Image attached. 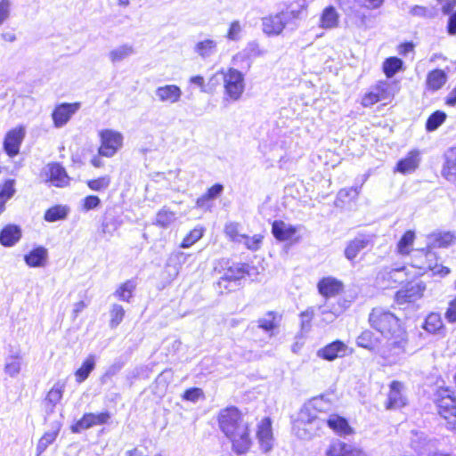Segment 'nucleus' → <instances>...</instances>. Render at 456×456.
<instances>
[{
    "label": "nucleus",
    "instance_id": "nucleus-1",
    "mask_svg": "<svg viewBox=\"0 0 456 456\" xmlns=\"http://www.w3.org/2000/svg\"><path fill=\"white\" fill-rule=\"evenodd\" d=\"M218 427L232 444V449L237 454L247 452L252 444L249 426V417L235 406L222 409L217 416Z\"/></svg>",
    "mask_w": 456,
    "mask_h": 456
},
{
    "label": "nucleus",
    "instance_id": "nucleus-2",
    "mask_svg": "<svg viewBox=\"0 0 456 456\" xmlns=\"http://www.w3.org/2000/svg\"><path fill=\"white\" fill-rule=\"evenodd\" d=\"M300 14V10H286L275 15L265 17L262 20L263 31L268 36H278L286 28L294 30L297 27V21Z\"/></svg>",
    "mask_w": 456,
    "mask_h": 456
},
{
    "label": "nucleus",
    "instance_id": "nucleus-3",
    "mask_svg": "<svg viewBox=\"0 0 456 456\" xmlns=\"http://www.w3.org/2000/svg\"><path fill=\"white\" fill-rule=\"evenodd\" d=\"M325 427V419L319 418L312 412L310 408L304 406L294 424V431L300 439L308 440L319 435V431Z\"/></svg>",
    "mask_w": 456,
    "mask_h": 456
},
{
    "label": "nucleus",
    "instance_id": "nucleus-4",
    "mask_svg": "<svg viewBox=\"0 0 456 456\" xmlns=\"http://www.w3.org/2000/svg\"><path fill=\"white\" fill-rule=\"evenodd\" d=\"M368 322L382 337L403 328L400 319L383 307H374L369 314Z\"/></svg>",
    "mask_w": 456,
    "mask_h": 456
},
{
    "label": "nucleus",
    "instance_id": "nucleus-5",
    "mask_svg": "<svg viewBox=\"0 0 456 456\" xmlns=\"http://www.w3.org/2000/svg\"><path fill=\"white\" fill-rule=\"evenodd\" d=\"M386 343L380 346L379 354L387 360L395 361L408 351V334L404 328L383 337Z\"/></svg>",
    "mask_w": 456,
    "mask_h": 456
},
{
    "label": "nucleus",
    "instance_id": "nucleus-6",
    "mask_svg": "<svg viewBox=\"0 0 456 456\" xmlns=\"http://www.w3.org/2000/svg\"><path fill=\"white\" fill-rule=\"evenodd\" d=\"M256 268L248 264L233 263L228 266L224 274L216 283V289L220 293L233 291L239 286L238 281L246 274L252 275V271Z\"/></svg>",
    "mask_w": 456,
    "mask_h": 456
},
{
    "label": "nucleus",
    "instance_id": "nucleus-7",
    "mask_svg": "<svg viewBox=\"0 0 456 456\" xmlns=\"http://www.w3.org/2000/svg\"><path fill=\"white\" fill-rule=\"evenodd\" d=\"M101 138V146L98 152L101 156L106 158L113 157L123 145V135L111 129H104L99 133Z\"/></svg>",
    "mask_w": 456,
    "mask_h": 456
},
{
    "label": "nucleus",
    "instance_id": "nucleus-8",
    "mask_svg": "<svg viewBox=\"0 0 456 456\" xmlns=\"http://www.w3.org/2000/svg\"><path fill=\"white\" fill-rule=\"evenodd\" d=\"M223 82L226 94L233 100L239 99L244 90L242 73L235 69H229L223 76Z\"/></svg>",
    "mask_w": 456,
    "mask_h": 456
},
{
    "label": "nucleus",
    "instance_id": "nucleus-9",
    "mask_svg": "<svg viewBox=\"0 0 456 456\" xmlns=\"http://www.w3.org/2000/svg\"><path fill=\"white\" fill-rule=\"evenodd\" d=\"M25 135L26 130L22 126L11 129L6 134L4 140V150L10 158H13L20 153V148Z\"/></svg>",
    "mask_w": 456,
    "mask_h": 456
},
{
    "label": "nucleus",
    "instance_id": "nucleus-10",
    "mask_svg": "<svg viewBox=\"0 0 456 456\" xmlns=\"http://www.w3.org/2000/svg\"><path fill=\"white\" fill-rule=\"evenodd\" d=\"M256 436L260 444V447L265 452H268L273 448V431L271 419L264 418L258 425Z\"/></svg>",
    "mask_w": 456,
    "mask_h": 456
},
{
    "label": "nucleus",
    "instance_id": "nucleus-11",
    "mask_svg": "<svg viewBox=\"0 0 456 456\" xmlns=\"http://www.w3.org/2000/svg\"><path fill=\"white\" fill-rule=\"evenodd\" d=\"M371 242L370 235L359 234L354 240H350L344 251L346 258L354 261L357 255Z\"/></svg>",
    "mask_w": 456,
    "mask_h": 456
},
{
    "label": "nucleus",
    "instance_id": "nucleus-12",
    "mask_svg": "<svg viewBox=\"0 0 456 456\" xmlns=\"http://www.w3.org/2000/svg\"><path fill=\"white\" fill-rule=\"evenodd\" d=\"M347 346L340 340L333 341L323 348L318 350L317 355L327 361H333L336 358L346 355Z\"/></svg>",
    "mask_w": 456,
    "mask_h": 456
},
{
    "label": "nucleus",
    "instance_id": "nucleus-13",
    "mask_svg": "<svg viewBox=\"0 0 456 456\" xmlns=\"http://www.w3.org/2000/svg\"><path fill=\"white\" fill-rule=\"evenodd\" d=\"M325 426L340 436H346L354 433V429L344 417L338 414H331L325 419Z\"/></svg>",
    "mask_w": 456,
    "mask_h": 456
},
{
    "label": "nucleus",
    "instance_id": "nucleus-14",
    "mask_svg": "<svg viewBox=\"0 0 456 456\" xmlns=\"http://www.w3.org/2000/svg\"><path fill=\"white\" fill-rule=\"evenodd\" d=\"M318 291L325 297H335L344 289L343 283L332 277L322 279L317 284Z\"/></svg>",
    "mask_w": 456,
    "mask_h": 456
},
{
    "label": "nucleus",
    "instance_id": "nucleus-15",
    "mask_svg": "<svg viewBox=\"0 0 456 456\" xmlns=\"http://www.w3.org/2000/svg\"><path fill=\"white\" fill-rule=\"evenodd\" d=\"M327 456H365L364 453L350 444H346L339 440L330 444L326 451Z\"/></svg>",
    "mask_w": 456,
    "mask_h": 456
},
{
    "label": "nucleus",
    "instance_id": "nucleus-16",
    "mask_svg": "<svg viewBox=\"0 0 456 456\" xmlns=\"http://www.w3.org/2000/svg\"><path fill=\"white\" fill-rule=\"evenodd\" d=\"M64 387L63 383L57 382L47 393L44 401L45 411L47 415L53 413L56 404L61 400Z\"/></svg>",
    "mask_w": 456,
    "mask_h": 456
},
{
    "label": "nucleus",
    "instance_id": "nucleus-17",
    "mask_svg": "<svg viewBox=\"0 0 456 456\" xmlns=\"http://www.w3.org/2000/svg\"><path fill=\"white\" fill-rule=\"evenodd\" d=\"M419 162V151L413 150L411 151L405 158L397 162L395 170L401 174H409L414 172L418 168Z\"/></svg>",
    "mask_w": 456,
    "mask_h": 456
},
{
    "label": "nucleus",
    "instance_id": "nucleus-18",
    "mask_svg": "<svg viewBox=\"0 0 456 456\" xmlns=\"http://www.w3.org/2000/svg\"><path fill=\"white\" fill-rule=\"evenodd\" d=\"M48 260V250L38 246L24 256V261L29 267H44Z\"/></svg>",
    "mask_w": 456,
    "mask_h": 456
},
{
    "label": "nucleus",
    "instance_id": "nucleus-19",
    "mask_svg": "<svg viewBox=\"0 0 456 456\" xmlns=\"http://www.w3.org/2000/svg\"><path fill=\"white\" fill-rule=\"evenodd\" d=\"M297 232V228L281 220H275L272 224V233L280 241L290 240Z\"/></svg>",
    "mask_w": 456,
    "mask_h": 456
},
{
    "label": "nucleus",
    "instance_id": "nucleus-20",
    "mask_svg": "<svg viewBox=\"0 0 456 456\" xmlns=\"http://www.w3.org/2000/svg\"><path fill=\"white\" fill-rule=\"evenodd\" d=\"M20 238L21 230L15 224H7L0 232V244L4 247L14 246Z\"/></svg>",
    "mask_w": 456,
    "mask_h": 456
},
{
    "label": "nucleus",
    "instance_id": "nucleus-21",
    "mask_svg": "<svg viewBox=\"0 0 456 456\" xmlns=\"http://www.w3.org/2000/svg\"><path fill=\"white\" fill-rule=\"evenodd\" d=\"M155 95L160 102L175 103L180 99L182 91L177 86L167 85L158 87Z\"/></svg>",
    "mask_w": 456,
    "mask_h": 456
},
{
    "label": "nucleus",
    "instance_id": "nucleus-22",
    "mask_svg": "<svg viewBox=\"0 0 456 456\" xmlns=\"http://www.w3.org/2000/svg\"><path fill=\"white\" fill-rule=\"evenodd\" d=\"M442 175L447 181L456 180V146L445 151Z\"/></svg>",
    "mask_w": 456,
    "mask_h": 456
},
{
    "label": "nucleus",
    "instance_id": "nucleus-23",
    "mask_svg": "<svg viewBox=\"0 0 456 456\" xmlns=\"http://www.w3.org/2000/svg\"><path fill=\"white\" fill-rule=\"evenodd\" d=\"M48 175L50 182L56 187H63L69 183V177L65 168L59 163L48 166Z\"/></svg>",
    "mask_w": 456,
    "mask_h": 456
},
{
    "label": "nucleus",
    "instance_id": "nucleus-24",
    "mask_svg": "<svg viewBox=\"0 0 456 456\" xmlns=\"http://www.w3.org/2000/svg\"><path fill=\"white\" fill-rule=\"evenodd\" d=\"M356 344L360 347L377 353H379V349H380L381 346L379 338L370 330H363L357 337Z\"/></svg>",
    "mask_w": 456,
    "mask_h": 456
},
{
    "label": "nucleus",
    "instance_id": "nucleus-25",
    "mask_svg": "<svg viewBox=\"0 0 456 456\" xmlns=\"http://www.w3.org/2000/svg\"><path fill=\"white\" fill-rule=\"evenodd\" d=\"M339 13L336 8L330 5L323 9L320 17L319 26L324 29H332L338 27L339 24Z\"/></svg>",
    "mask_w": 456,
    "mask_h": 456
},
{
    "label": "nucleus",
    "instance_id": "nucleus-26",
    "mask_svg": "<svg viewBox=\"0 0 456 456\" xmlns=\"http://www.w3.org/2000/svg\"><path fill=\"white\" fill-rule=\"evenodd\" d=\"M403 384L399 381H393L390 385V391L387 403V409H399L405 405V399L401 394Z\"/></svg>",
    "mask_w": 456,
    "mask_h": 456
},
{
    "label": "nucleus",
    "instance_id": "nucleus-27",
    "mask_svg": "<svg viewBox=\"0 0 456 456\" xmlns=\"http://www.w3.org/2000/svg\"><path fill=\"white\" fill-rule=\"evenodd\" d=\"M135 53L136 52L133 45L123 44L110 50L108 57L113 64H116L135 54Z\"/></svg>",
    "mask_w": 456,
    "mask_h": 456
},
{
    "label": "nucleus",
    "instance_id": "nucleus-28",
    "mask_svg": "<svg viewBox=\"0 0 456 456\" xmlns=\"http://www.w3.org/2000/svg\"><path fill=\"white\" fill-rule=\"evenodd\" d=\"M216 51L217 42L210 38L199 41L194 45V53L204 60L214 55L216 53Z\"/></svg>",
    "mask_w": 456,
    "mask_h": 456
},
{
    "label": "nucleus",
    "instance_id": "nucleus-29",
    "mask_svg": "<svg viewBox=\"0 0 456 456\" xmlns=\"http://www.w3.org/2000/svg\"><path fill=\"white\" fill-rule=\"evenodd\" d=\"M447 81L446 73L439 69L430 71L427 76V87L432 91H437L444 86Z\"/></svg>",
    "mask_w": 456,
    "mask_h": 456
},
{
    "label": "nucleus",
    "instance_id": "nucleus-30",
    "mask_svg": "<svg viewBox=\"0 0 456 456\" xmlns=\"http://www.w3.org/2000/svg\"><path fill=\"white\" fill-rule=\"evenodd\" d=\"M374 89L380 96V101H385L394 96L398 91V84L396 82L380 81Z\"/></svg>",
    "mask_w": 456,
    "mask_h": 456
},
{
    "label": "nucleus",
    "instance_id": "nucleus-31",
    "mask_svg": "<svg viewBox=\"0 0 456 456\" xmlns=\"http://www.w3.org/2000/svg\"><path fill=\"white\" fill-rule=\"evenodd\" d=\"M189 255L182 252L175 251L170 254L167 260V267L172 268V274L176 276L179 273L181 266L186 263Z\"/></svg>",
    "mask_w": 456,
    "mask_h": 456
},
{
    "label": "nucleus",
    "instance_id": "nucleus-32",
    "mask_svg": "<svg viewBox=\"0 0 456 456\" xmlns=\"http://www.w3.org/2000/svg\"><path fill=\"white\" fill-rule=\"evenodd\" d=\"M14 185L15 180L13 179H8L3 184L0 191V214L4 211L5 203L14 196L16 192Z\"/></svg>",
    "mask_w": 456,
    "mask_h": 456
},
{
    "label": "nucleus",
    "instance_id": "nucleus-33",
    "mask_svg": "<svg viewBox=\"0 0 456 456\" xmlns=\"http://www.w3.org/2000/svg\"><path fill=\"white\" fill-rule=\"evenodd\" d=\"M175 220L176 213L164 207L157 213L154 224L162 228H167Z\"/></svg>",
    "mask_w": 456,
    "mask_h": 456
},
{
    "label": "nucleus",
    "instance_id": "nucleus-34",
    "mask_svg": "<svg viewBox=\"0 0 456 456\" xmlns=\"http://www.w3.org/2000/svg\"><path fill=\"white\" fill-rule=\"evenodd\" d=\"M278 318L277 313L270 311L257 320V327L267 332L272 331L279 325Z\"/></svg>",
    "mask_w": 456,
    "mask_h": 456
},
{
    "label": "nucleus",
    "instance_id": "nucleus-35",
    "mask_svg": "<svg viewBox=\"0 0 456 456\" xmlns=\"http://www.w3.org/2000/svg\"><path fill=\"white\" fill-rule=\"evenodd\" d=\"M136 288V283L133 280H128L122 283L115 291L114 296L119 300L129 302Z\"/></svg>",
    "mask_w": 456,
    "mask_h": 456
},
{
    "label": "nucleus",
    "instance_id": "nucleus-36",
    "mask_svg": "<svg viewBox=\"0 0 456 456\" xmlns=\"http://www.w3.org/2000/svg\"><path fill=\"white\" fill-rule=\"evenodd\" d=\"M444 327L441 315L437 313L429 314L424 322L423 328L429 333H436Z\"/></svg>",
    "mask_w": 456,
    "mask_h": 456
},
{
    "label": "nucleus",
    "instance_id": "nucleus-37",
    "mask_svg": "<svg viewBox=\"0 0 456 456\" xmlns=\"http://www.w3.org/2000/svg\"><path fill=\"white\" fill-rule=\"evenodd\" d=\"M95 361L93 355H90L86 358V360L83 362L82 366L76 371V379L77 381L81 383L85 381L91 371L94 369Z\"/></svg>",
    "mask_w": 456,
    "mask_h": 456
},
{
    "label": "nucleus",
    "instance_id": "nucleus-38",
    "mask_svg": "<svg viewBox=\"0 0 456 456\" xmlns=\"http://www.w3.org/2000/svg\"><path fill=\"white\" fill-rule=\"evenodd\" d=\"M21 370V360L18 355H10L5 360L4 372L12 378L16 377Z\"/></svg>",
    "mask_w": 456,
    "mask_h": 456
},
{
    "label": "nucleus",
    "instance_id": "nucleus-39",
    "mask_svg": "<svg viewBox=\"0 0 456 456\" xmlns=\"http://www.w3.org/2000/svg\"><path fill=\"white\" fill-rule=\"evenodd\" d=\"M349 20L351 24L357 28L367 29L369 28V18L361 9L354 10L349 15Z\"/></svg>",
    "mask_w": 456,
    "mask_h": 456
},
{
    "label": "nucleus",
    "instance_id": "nucleus-40",
    "mask_svg": "<svg viewBox=\"0 0 456 456\" xmlns=\"http://www.w3.org/2000/svg\"><path fill=\"white\" fill-rule=\"evenodd\" d=\"M68 215V209L62 206L50 208L45 213V220L47 222H56L65 219Z\"/></svg>",
    "mask_w": 456,
    "mask_h": 456
},
{
    "label": "nucleus",
    "instance_id": "nucleus-41",
    "mask_svg": "<svg viewBox=\"0 0 456 456\" xmlns=\"http://www.w3.org/2000/svg\"><path fill=\"white\" fill-rule=\"evenodd\" d=\"M403 67V61L397 57L387 58L383 63V70L387 77H392Z\"/></svg>",
    "mask_w": 456,
    "mask_h": 456
},
{
    "label": "nucleus",
    "instance_id": "nucleus-42",
    "mask_svg": "<svg viewBox=\"0 0 456 456\" xmlns=\"http://www.w3.org/2000/svg\"><path fill=\"white\" fill-rule=\"evenodd\" d=\"M58 433L59 428L45 433V435L40 438L37 446V456H40L45 451V449L55 441Z\"/></svg>",
    "mask_w": 456,
    "mask_h": 456
},
{
    "label": "nucleus",
    "instance_id": "nucleus-43",
    "mask_svg": "<svg viewBox=\"0 0 456 456\" xmlns=\"http://www.w3.org/2000/svg\"><path fill=\"white\" fill-rule=\"evenodd\" d=\"M415 233L412 231H407L400 239L397 244L398 252L402 255L410 253L411 247L414 241Z\"/></svg>",
    "mask_w": 456,
    "mask_h": 456
},
{
    "label": "nucleus",
    "instance_id": "nucleus-44",
    "mask_svg": "<svg viewBox=\"0 0 456 456\" xmlns=\"http://www.w3.org/2000/svg\"><path fill=\"white\" fill-rule=\"evenodd\" d=\"M110 327L111 329H115L123 321V318L125 316V310L122 305H120L118 304H113L110 310Z\"/></svg>",
    "mask_w": 456,
    "mask_h": 456
},
{
    "label": "nucleus",
    "instance_id": "nucleus-45",
    "mask_svg": "<svg viewBox=\"0 0 456 456\" xmlns=\"http://www.w3.org/2000/svg\"><path fill=\"white\" fill-rule=\"evenodd\" d=\"M92 427H94L93 413H86L80 419L70 427V429L72 433L77 434Z\"/></svg>",
    "mask_w": 456,
    "mask_h": 456
},
{
    "label": "nucleus",
    "instance_id": "nucleus-46",
    "mask_svg": "<svg viewBox=\"0 0 456 456\" xmlns=\"http://www.w3.org/2000/svg\"><path fill=\"white\" fill-rule=\"evenodd\" d=\"M319 309L321 310V314L322 315V321L327 324L333 322L335 319L343 312L342 307L339 305H333L331 309H328L327 306H320Z\"/></svg>",
    "mask_w": 456,
    "mask_h": 456
},
{
    "label": "nucleus",
    "instance_id": "nucleus-47",
    "mask_svg": "<svg viewBox=\"0 0 456 456\" xmlns=\"http://www.w3.org/2000/svg\"><path fill=\"white\" fill-rule=\"evenodd\" d=\"M87 186L94 191H102L106 190L110 184V175H103L96 179L88 180Z\"/></svg>",
    "mask_w": 456,
    "mask_h": 456
},
{
    "label": "nucleus",
    "instance_id": "nucleus-48",
    "mask_svg": "<svg viewBox=\"0 0 456 456\" xmlns=\"http://www.w3.org/2000/svg\"><path fill=\"white\" fill-rule=\"evenodd\" d=\"M203 236V229L201 227H196L191 230L181 243V248H187L197 242Z\"/></svg>",
    "mask_w": 456,
    "mask_h": 456
},
{
    "label": "nucleus",
    "instance_id": "nucleus-49",
    "mask_svg": "<svg viewBox=\"0 0 456 456\" xmlns=\"http://www.w3.org/2000/svg\"><path fill=\"white\" fill-rule=\"evenodd\" d=\"M239 226L240 224L238 223L231 222L225 224L224 227V232L227 237L231 239V240L234 242H242L243 235L240 234L239 232Z\"/></svg>",
    "mask_w": 456,
    "mask_h": 456
},
{
    "label": "nucleus",
    "instance_id": "nucleus-50",
    "mask_svg": "<svg viewBox=\"0 0 456 456\" xmlns=\"http://www.w3.org/2000/svg\"><path fill=\"white\" fill-rule=\"evenodd\" d=\"M243 27L240 20H233L231 22L229 29L226 34V38L230 41L237 42L241 38Z\"/></svg>",
    "mask_w": 456,
    "mask_h": 456
},
{
    "label": "nucleus",
    "instance_id": "nucleus-51",
    "mask_svg": "<svg viewBox=\"0 0 456 456\" xmlns=\"http://www.w3.org/2000/svg\"><path fill=\"white\" fill-rule=\"evenodd\" d=\"M119 224L118 220L112 216H106L102 223V232L104 234L112 235L118 230Z\"/></svg>",
    "mask_w": 456,
    "mask_h": 456
},
{
    "label": "nucleus",
    "instance_id": "nucleus-52",
    "mask_svg": "<svg viewBox=\"0 0 456 456\" xmlns=\"http://www.w3.org/2000/svg\"><path fill=\"white\" fill-rule=\"evenodd\" d=\"M263 240V236L256 234L252 237L243 235L242 242L246 248L252 251H256L260 248Z\"/></svg>",
    "mask_w": 456,
    "mask_h": 456
},
{
    "label": "nucleus",
    "instance_id": "nucleus-53",
    "mask_svg": "<svg viewBox=\"0 0 456 456\" xmlns=\"http://www.w3.org/2000/svg\"><path fill=\"white\" fill-rule=\"evenodd\" d=\"M80 109L79 102L74 103H61L56 106L52 114H74Z\"/></svg>",
    "mask_w": 456,
    "mask_h": 456
},
{
    "label": "nucleus",
    "instance_id": "nucleus-54",
    "mask_svg": "<svg viewBox=\"0 0 456 456\" xmlns=\"http://www.w3.org/2000/svg\"><path fill=\"white\" fill-rule=\"evenodd\" d=\"M454 239V235L451 232H444L434 235V247L445 248L448 247Z\"/></svg>",
    "mask_w": 456,
    "mask_h": 456
},
{
    "label": "nucleus",
    "instance_id": "nucleus-55",
    "mask_svg": "<svg viewBox=\"0 0 456 456\" xmlns=\"http://www.w3.org/2000/svg\"><path fill=\"white\" fill-rule=\"evenodd\" d=\"M314 315V312L312 307L307 308L300 314L302 332H308L311 330V321Z\"/></svg>",
    "mask_w": 456,
    "mask_h": 456
},
{
    "label": "nucleus",
    "instance_id": "nucleus-56",
    "mask_svg": "<svg viewBox=\"0 0 456 456\" xmlns=\"http://www.w3.org/2000/svg\"><path fill=\"white\" fill-rule=\"evenodd\" d=\"M225 73L220 72L213 75L208 84H206V88L204 89V93L212 94L216 86H218L221 84V81H223V76Z\"/></svg>",
    "mask_w": 456,
    "mask_h": 456
},
{
    "label": "nucleus",
    "instance_id": "nucleus-57",
    "mask_svg": "<svg viewBox=\"0 0 456 456\" xmlns=\"http://www.w3.org/2000/svg\"><path fill=\"white\" fill-rule=\"evenodd\" d=\"M446 116H429L427 123L426 128L428 132H433L436 130L444 121Z\"/></svg>",
    "mask_w": 456,
    "mask_h": 456
},
{
    "label": "nucleus",
    "instance_id": "nucleus-58",
    "mask_svg": "<svg viewBox=\"0 0 456 456\" xmlns=\"http://www.w3.org/2000/svg\"><path fill=\"white\" fill-rule=\"evenodd\" d=\"M11 6V0H0V26L9 19Z\"/></svg>",
    "mask_w": 456,
    "mask_h": 456
},
{
    "label": "nucleus",
    "instance_id": "nucleus-59",
    "mask_svg": "<svg viewBox=\"0 0 456 456\" xmlns=\"http://www.w3.org/2000/svg\"><path fill=\"white\" fill-rule=\"evenodd\" d=\"M245 51L248 57H259L265 53V51L261 49L259 44L256 41L249 42Z\"/></svg>",
    "mask_w": 456,
    "mask_h": 456
},
{
    "label": "nucleus",
    "instance_id": "nucleus-60",
    "mask_svg": "<svg viewBox=\"0 0 456 456\" xmlns=\"http://www.w3.org/2000/svg\"><path fill=\"white\" fill-rule=\"evenodd\" d=\"M101 204V200L98 196L89 195L84 199L83 208L86 211L94 209Z\"/></svg>",
    "mask_w": 456,
    "mask_h": 456
},
{
    "label": "nucleus",
    "instance_id": "nucleus-61",
    "mask_svg": "<svg viewBox=\"0 0 456 456\" xmlns=\"http://www.w3.org/2000/svg\"><path fill=\"white\" fill-rule=\"evenodd\" d=\"M224 191V186L221 183H216L208 189L207 192L204 193L208 200L218 198Z\"/></svg>",
    "mask_w": 456,
    "mask_h": 456
},
{
    "label": "nucleus",
    "instance_id": "nucleus-62",
    "mask_svg": "<svg viewBox=\"0 0 456 456\" xmlns=\"http://www.w3.org/2000/svg\"><path fill=\"white\" fill-rule=\"evenodd\" d=\"M380 101V96L378 95L376 90L373 88L369 94H365L362 100V104L365 107L370 106Z\"/></svg>",
    "mask_w": 456,
    "mask_h": 456
},
{
    "label": "nucleus",
    "instance_id": "nucleus-63",
    "mask_svg": "<svg viewBox=\"0 0 456 456\" xmlns=\"http://www.w3.org/2000/svg\"><path fill=\"white\" fill-rule=\"evenodd\" d=\"M202 390L198 387L187 389L183 394V399L191 402H196L201 395Z\"/></svg>",
    "mask_w": 456,
    "mask_h": 456
},
{
    "label": "nucleus",
    "instance_id": "nucleus-64",
    "mask_svg": "<svg viewBox=\"0 0 456 456\" xmlns=\"http://www.w3.org/2000/svg\"><path fill=\"white\" fill-rule=\"evenodd\" d=\"M445 318L450 322H456V297L449 303V306L445 312Z\"/></svg>",
    "mask_w": 456,
    "mask_h": 456
}]
</instances>
